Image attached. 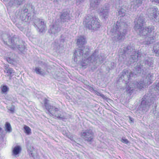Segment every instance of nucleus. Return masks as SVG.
I'll use <instances>...</instances> for the list:
<instances>
[{
    "instance_id": "34",
    "label": "nucleus",
    "mask_w": 159,
    "mask_h": 159,
    "mask_svg": "<svg viewBox=\"0 0 159 159\" xmlns=\"http://www.w3.org/2000/svg\"><path fill=\"white\" fill-rule=\"evenodd\" d=\"M7 61L9 63L14 65L15 63V61L14 60L8 57L7 58Z\"/></svg>"
},
{
    "instance_id": "7",
    "label": "nucleus",
    "mask_w": 159,
    "mask_h": 159,
    "mask_svg": "<svg viewBox=\"0 0 159 159\" xmlns=\"http://www.w3.org/2000/svg\"><path fill=\"white\" fill-rule=\"evenodd\" d=\"M145 20L143 15H141L138 17L137 20L135 22V25L134 27L135 30L138 33H140L142 34H146L147 30L150 31L153 29V26H148L147 27H143V24L145 23Z\"/></svg>"
},
{
    "instance_id": "5",
    "label": "nucleus",
    "mask_w": 159,
    "mask_h": 159,
    "mask_svg": "<svg viewBox=\"0 0 159 159\" xmlns=\"http://www.w3.org/2000/svg\"><path fill=\"white\" fill-rule=\"evenodd\" d=\"M145 68V67H143V66L141 65L140 63H138L134 69L133 72H130L126 69L124 70L121 73L120 78L127 82L129 80L130 77H133L134 75H137L138 73H140L143 70V68Z\"/></svg>"
},
{
    "instance_id": "33",
    "label": "nucleus",
    "mask_w": 159,
    "mask_h": 159,
    "mask_svg": "<svg viewBox=\"0 0 159 159\" xmlns=\"http://www.w3.org/2000/svg\"><path fill=\"white\" fill-rule=\"evenodd\" d=\"M58 40V39H57ZM58 40L59 41V43L63 47V44L65 41L64 38L63 37H62V35H61V38Z\"/></svg>"
},
{
    "instance_id": "29",
    "label": "nucleus",
    "mask_w": 159,
    "mask_h": 159,
    "mask_svg": "<svg viewBox=\"0 0 159 159\" xmlns=\"http://www.w3.org/2000/svg\"><path fill=\"white\" fill-rule=\"evenodd\" d=\"M5 131L8 133H10L11 131V128L9 123L7 122H6L5 124Z\"/></svg>"
},
{
    "instance_id": "27",
    "label": "nucleus",
    "mask_w": 159,
    "mask_h": 159,
    "mask_svg": "<svg viewBox=\"0 0 159 159\" xmlns=\"http://www.w3.org/2000/svg\"><path fill=\"white\" fill-rule=\"evenodd\" d=\"M5 70L4 71L7 72L8 75V76L14 73V71L12 68H10L7 66H4Z\"/></svg>"
},
{
    "instance_id": "4",
    "label": "nucleus",
    "mask_w": 159,
    "mask_h": 159,
    "mask_svg": "<svg viewBox=\"0 0 159 159\" xmlns=\"http://www.w3.org/2000/svg\"><path fill=\"white\" fill-rule=\"evenodd\" d=\"M1 38L5 44L9 45L13 48H18L21 51L25 48V47L22 49L20 47V45L19 44V39L18 38L11 37L9 34L4 33L1 35Z\"/></svg>"
},
{
    "instance_id": "24",
    "label": "nucleus",
    "mask_w": 159,
    "mask_h": 159,
    "mask_svg": "<svg viewBox=\"0 0 159 159\" xmlns=\"http://www.w3.org/2000/svg\"><path fill=\"white\" fill-rule=\"evenodd\" d=\"M52 47L53 48L56 50V51H58L61 49H62L63 47L59 43V41L57 39L55 40L52 44Z\"/></svg>"
},
{
    "instance_id": "19",
    "label": "nucleus",
    "mask_w": 159,
    "mask_h": 159,
    "mask_svg": "<svg viewBox=\"0 0 159 159\" xmlns=\"http://www.w3.org/2000/svg\"><path fill=\"white\" fill-rule=\"evenodd\" d=\"M28 11V9L25 8L23 10H21L19 11V14L20 16V19L23 21H26L27 16V12Z\"/></svg>"
},
{
    "instance_id": "9",
    "label": "nucleus",
    "mask_w": 159,
    "mask_h": 159,
    "mask_svg": "<svg viewBox=\"0 0 159 159\" xmlns=\"http://www.w3.org/2000/svg\"><path fill=\"white\" fill-rule=\"evenodd\" d=\"M154 98H149L145 96L142 99L140 106V110L143 113L147 111L150 106L154 102Z\"/></svg>"
},
{
    "instance_id": "36",
    "label": "nucleus",
    "mask_w": 159,
    "mask_h": 159,
    "mask_svg": "<svg viewBox=\"0 0 159 159\" xmlns=\"http://www.w3.org/2000/svg\"><path fill=\"white\" fill-rule=\"evenodd\" d=\"M154 89L156 92L159 94V83L155 85Z\"/></svg>"
},
{
    "instance_id": "32",
    "label": "nucleus",
    "mask_w": 159,
    "mask_h": 159,
    "mask_svg": "<svg viewBox=\"0 0 159 159\" xmlns=\"http://www.w3.org/2000/svg\"><path fill=\"white\" fill-rule=\"evenodd\" d=\"M24 128V132L27 134L29 135L31 133V130L29 127L25 125Z\"/></svg>"
},
{
    "instance_id": "15",
    "label": "nucleus",
    "mask_w": 159,
    "mask_h": 159,
    "mask_svg": "<svg viewBox=\"0 0 159 159\" xmlns=\"http://www.w3.org/2000/svg\"><path fill=\"white\" fill-rule=\"evenodd\" d=\"M60 30L59 21H55L53 24L50 26L49 32L52 36L55 35Z\"/></svg>"
},
{
    "instance_id": "1",
    "label": "nucleus",
    "mask_w": 159,
    "mask_h": 159,
    "mask_svg": "<svg viewBox=\"0 0 159 159\" xmlns=\"http://www.w3.org/2000/svg\"><path fill=\"white\" fill-rule=\"evenodd\" d=\"M127 25L121 21H117L115 25H113L111 30L112 39L116 41L124 40L127 32Z\"/></svg>"
},
{
    "instance_id": "22",
    "label": "nucleus",
    "mask_w": 159,
    "mask_h": 159,
    "mask_svg": "<svg viewBox=\"0 0 159 159\" xmlns=\"http://www.w3.org/2000/svg\"><path fill=\"white\" fill-rule=\"evenodd\" d=\"M101 0H90V7L92 9H96L99 5Z\"/></svg>"
},
{
    "instance_id": "13",
    "label": "nucleus",
    "mask_w": 159,
    "mask_h": 159,
    "mask_svg": "<svg viewBox=\"0 0 159 159\" xmlns=\"http://www.w3.org/2000/svg\"><path fill=\"white\" fill-rule=\"evenodd\" d=\"M148 15L149 17L152 19L155 18L156 21H159V11L155 7H153L148 9Z\"/></svg>"
},
{
    "instance_id": "43",
    "label": "nucleus",
    "mask_w": 159,
    "mask_h": 159,
    "mask_svg": "<svg viewBox=\"0 0 159 159\" xmlns=\"http://www.w3.org/2000/svg\"><path fill=\"white\" fill-rule=\"evenodd\" d=\"M5 1H8V0H4Z\"/></svg>"
},
{
    "instance_id": "17",
    "label": "nucleus",
    "mask_w": 159,
    "mask_h": 159,
    "mask_svg": "<svg viewBox=\"0 0 159 159\" xmlns=\"http://www.w3.org/2000/svg\"><path fill=\"white\" fill-rule=\"evenodd\" d=\"M109 9V6L108 4H107L101 9H99L98 12L102 17L106 19L108 16Z\"/></svg>"
},
{
    "instance_id": "37",
    "label": "nucleus",
    "mask_w": 159,
    "mask_h": 159,
    "mask_svg": "<svg viewBox=\"0 0 159 159\" xmlns=\"http://www.w3.org/2000/svg\"><path fill=\"white\" fill-rule=\"evenodd\" d=\"M8 88L5 85L3 86L2 88V91L3 93H4L7 92Z\"/></svg>"
},
{
    "instance_id": "31",
    "label": "nucleus",
    "mask_w": 159,
    "mask_h": 159,
    "mask_svg": "<svg viewBox=\"0 0 159 159\" xmlns=\"http://www.w3.org/2000/svg\"><path fill=\"white\" fill-rule=\"evenodd\" d=\"M153 50L156 53L159 54V42L155 44Z\"/></svg>"
},
{
    "instance_id": "42",
    "label": "nucleus",
    "mask_w": 159,
    "mask_h": 159,
    "mask_svg": "<svg viewBox=\"0 0 159 159\" xmlns=\"http://www.w3.org/2000/svg\"><path fill=\"white\" fill-rule=\"evenodd\" d=\"M10 111H11V112H14V108H11L10 109Z\"/></svg>"
},
{
    "instance_id": "6",
    "label": "nucleus",
    "mask_w": 159,
    "mask_h": 159,
    "mask_svg": "<svg viewBox=\"0 0 159 159\" xmlns=\"http://www.w3.org/2000/svg\"><path fill=\"white\" fill-rule=\"evenodd\" d=\"M83 23L86 28L91 30H96L101 26L98 18L90 15L86 16Z\"/></svg>"
},
{
    "instance_id": "28",
    "label": "nucleus",
    "mask_w": 159,
    "mask_h": 159,
    "mask_svg": "<svg viewBox=\"0 0 159 159\" xmlns=\"http://www.w3.org/2000/svg\"><path fill=\"white\" fill-rule=\"evenodd\" d=\"M126 9L124 7H122L118 11V15L120 17L124 16H125Z\"/></svg>"
},
{
    "instance_id": "18",
    "label": "nucleus",
    "mask_w": 159,
    "mask_h": 159,
    "mask_svg": "<svg viewBox=\"0 0 159 159\" xmlns=\"http://www.w3.org/2000/svg\"><path fill=\"white\" fill-rule=\"evenodd\" d=\"M7 2L9 6L18 7L25 2V0H8Z\"/></svg>"
},
{
    "instance_id": "40",
    "label": "nucleus",
    "mask_w": 159,
    "mask_h": 159,
    "mask_svg": "<svg viewBox=\"0 0 159 159\" xmlns=\"http://www.w3.org/2000/svg\"><path fill=\"white\" fill-rule=\"evenodd\" d=\"M133 89H134L132 88V87H130L129 88H127L126 91L127 93H130L132 92V91Z\"/></svg>"
},
{
    "instance_id": "8",
    "label": "nucleus",
    "mask_w": 159,
    "mask_h": 159,
    "mask_svg": "<svg viewBox=\"0 0 159 159\" xmlns=\"http://www.w3.org/2000/svg\"><path fill=\"white\" fill-rule=\"evenodd\" d=\"M98 51L97 50H95L89 57H88V55L86 57H83V59L82 60V66H86L88 64L87 63L89 61L92 62L96 61L101 62L103 60L104 57L102 56L101 54H98Z\"/></svg>"
},
{
    "instance_id": "12",
    "label": "nucleus",
    "mask_w": 159,
    "mask_h": 159,
    "mask_svg": "<svg viewBox=\"0 0 159 159\" xmlns=\"http://www.w3.org/2000/svg\"><path fill=\"white\" fill-rule=\"evenodd\" d=\"M124 53L131 54L130 58L135 61L137 60L138 57H140V52L139 51L135 52L133 46H128L124 48Z\"/></svg>"
},
{
    "instance_id": "26",
    "label": "nucleus",
    "mask_w": 159,
    "mask_h": 159,
    "mask_svg": "<svg viewBox=\"0 0 159 159\" xmlns=\"http://www.w3.org/2000/svg\"><path fill=\"white\" fill-rule=\"evenodd\" d=\"M28 153L30 157H31L34 158H35L36 156V152L33 147H30L28 150Z\"/></svg>"
},
{
    "instance_id": "25",
    "label": "nucleus",
    "mask_w": 159,
    "mask_h": 159,
    "mask_svg": "<svg viewBox=\"0 0 159 159\" xmlns=\"http://www.w3.org/2000/svg\"><path fill=\"white\" fill-rule=\"evenodd\" d=\"M21 151V148L19 146H16L14 148L12 151V155L14 156L15 157L18 156V155L20 153Z\"/></svg>"
},
{
    "instance_id": "30",
    "label": "nucleus",
    "mask_w": 159,
    "mask_h": 159,
    "mask_svg": "<svg viewBox=\"0 0 159 159\" xmlns=\"http://www.w3.org/2000/svg\"><path fill=\"white\" fill-rule=\"evenodd\" d=\"M35 71L37 74L43 75L44 74V71L39 67H36L35 69Z\"/></svg>"
},
{
    "instance_id": "16",
    "label": "nucleus",
    "mask_w": 159,
    "mask_h": 159,
    "mask_svg": "<svg viewBox=\"0 0 159 159\" xmlns=\"http://www.w3.org/2000/svg\"><path fill=\"white\" fill-rule=\"evenodd\" d=\"M34 23L40 32H43L45 30L46 26L43 20L35 19L34 20Z\"/></svg>"
},
{
    "instance_id": "3",
    "label": "nucleus",
    "mask_w": 159,
    "mask_h": 159,
    "mask_svg": "<svg viewBox=\"0 0 159 159\" xmlns=\"http://www.w3.org/2000/svg\"><path fill=\"white\" fill-rule=\"evenodd\" d=\"M48 101L47 99H45L44 103V106L49 115L61 119H66V115L65 112L61 111L59 108L49 105L48 103Z\"/></svg>"
},
{
    "instance_id": "39",
    "label": "nucleus",
    "mask_w": 159,
    "mask_h": 159,
    "mask_svg": "<svg viewBox=\"0 0 159 159\" xmlns=\"http://www.w3.org/2000/svg\"><path fill=\"white\" fill-rule=\"evenodd\" d=\"M84 1V0H76V4L79 5L83 2Z\"/></svg>"
},
{
    "instance_id": "2",
    "label": "nucleus",
    "mask_w": 159,
    "mask_h": 159,
    "mask_svg": "<svg viewBox=\"0 0 159 159\" xmlns=\"http://www.w3.org/2000/svg\"><path fill=\"white\" fill-rule=\"evenodd\" d=\"M86 42L85 38L84 36H80L78 37L77 40V44L79 48V49L75 51L74 60L77 61L79 60L80 61L82 60L83 57H86L90 52L89 48L87 46L83 47V45L85 44Z\"/></svg>"
},
{
    "instance_id": "23",
    "label": "nucleus",
    "mask_w": 159,
    "mask_h": 159,
    "mask_svg": "<svg viewBox=\"0 0 159 159\" xmlns=\"http://www.w3.org/2000/svg\"><path fill=\"white\" fill-rule=\"evenodd\" d=\"M145 65L146 67H152L153 61L151 58H147L144 61Z\"/></svg>"
},
{
    "instance_id": "38",
    "label": "nucleus",
    "mask_w": 159,
    "mask_h": 159,
    "mask_svg": "<svg viewBox=\"0 0 159 159\" xmlns=\"http://www.w3.org/2000/svg\"><path fill=\"white\" fill-rule=\"evenodd\" d=\"M121 141L122 142L126 144H128L129 143V141H128V140L127 139H125V138L124 137L122 138Z\"/></svg>"
},
{
    "instance_id": "10",
    "label": "nucleus",
    "mask_w": 159,
    "mask_h": 159,
    "mask_svg": "<svg viewBox=\"0 0 159 159\" xmlns=\"http://www.w3.org/2000/svg\"><path fill=\"white\" fill-rule=\"evenodd\" d=\"M154 30V28L153 26V29L151 31H149L147 30V31L146 32V34H142L140 33L138 34L141 36H145L144 41H143V43L144 44H149L154 42L157 37V34L156 32L153 31Z\"/></svg>"
},
{
    "instance_id": "44",
    "label": "nucleus",
    "mask_w": 159,
    "mask_h": 159,
    "mask_svg": "<svg viewBox=\"0 0 159 159\" xmlns=\"http://www.w3.org/2000/svg\"><path fill=\"white\" fill-rule=\"evenodd\" d=\"M2 128L0 127V131L2 130Z\"/></svg>"
},
{
    "instance_id": "35",
    "label": "nucleus",
    "mask_w": 159,
    "mask_h": 159,
    "mask_svg": "<svg viewBox=\"0 0 159 159\" xmlns=\"http://www.w3.org/2000/svg\"><path fill=\"white\" fill-rule=\"evenodd\" d=\"M94 92L98 96H99L103 98H104V97H105L103 94H102L101 93H100V92H98L97 91L94 90Z\"/></svg>"
},
{
    "instance_id": "11",
    "label": "nucleus",
    "mask_w": 159,
    "mask_h": 159,
    "mask_svg": "<svg viewBox=\"0 0 159 159\" xmlns=\"http://www.w3.org/2000/svg\"><path fill=\"white\" fill-rule=\"evenodd\" d=\"M144 75L143 79H141L137 84V87L139 89H141L144 86L150 84L154 79L153 74L152 73H146Z\"/></svg>"
},
{
    "instance_id": "20",
    "label": "nucleus",
    "mask_w": 159,
    "mask_h": 159,
    "mask_svg": "<svg viewBox=\"0 0 159 159\" xmlns=\"http://www.w3.org/2000/svg\"><path fill=\"white\" fill-rule=\"evenodd\" d=\"M142 0H133L130 9L133 11H135L136 9L141 4Z\"/></svg>"
},
{
    "instance_id": "21",
    "label": "nucleus",
    "mask_w": 159,
    "mask_h": 159,
    "mask_svg": "<svg viewBox=\"0 0 159 159\" xmlns=\"http://www.w3.org/2000/svg\"><path fill=\"white\" fill-rule=\"evenodd\" d=\"M70 18L69 14L66 11L62 12L60 16V19L63 22L68 21Z\"/></svg>"
},
{
    "instance_id": "14",
    "label": "nucleus",
    "mask_w": 159,
    "mask_h": 159,
    "mask_svg": "<svg viewBox=\"0 0 159 159\" xmlns=\"http://www.w3.org/2000/svg\"><path fill=\"white\" fill-rule=\"evenodd\" d=\"M81 135V137L87 142L92 141L93 138V133L91 129H87L82 132Z\"/></svg>"
},
{
    "instance_id": "41",
    "label": "nucleus",
    "mask_w": 159,
    "mask_h": 159,
    "mask_svg": "<svg viewBox=\"0 0 159 159\" xmlns=\"http://www.w3.org/2000/svg\"><path fill=\"white\" fill-rule=\"evenodd\" d=\"M152 2H154L159 3V0H152Z\"/></svg>"
}]
</instances>
